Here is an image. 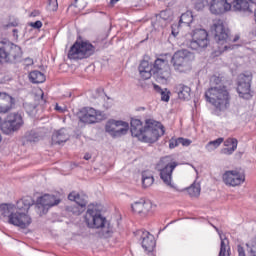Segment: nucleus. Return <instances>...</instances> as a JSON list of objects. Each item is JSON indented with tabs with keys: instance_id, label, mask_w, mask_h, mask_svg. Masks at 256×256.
Returning a JSON list of instances; mask_svg holds the SVG:
<instances>
[{
	"instance_id": "8fccbe9b",
	"label": "nucleus",
	"mask_w": 256,
	"mask_h": 256,
	"mask_svg": "<svg viewBox=\"0 0 256 256\" xmlns=\"http://www.w3.org/2000/svg\"><path fill=\"white\" fill-rule=\"evenodd\" d=\"M17 33H19V31H18L17 29H14V30H13V35H14V37H18Z\"/></svg>"
},
{
	"instance_id": "3c124183",
	"label": "nucleus",
	"mask_w": 256,
	"mask_h": 256,
	"mask_svg": "<svg viewBox=\"0 0 256 256\" xmlns=\"http://www.w3.org/2000/svg\"><path fill=\"white\" fill-rule=\"evenodd\" d=\"M39 94L41 95V99H43V97H44V93H43V90H39Z\"/></svg>"
},
{
	"instance_id": "09e8293b",
	"label": "nucleus",
	"mask_w": 256,
	"mask_h": 256,
	"mask_svg": "<svg viewBox=\"0 0 256 256\" xmlns=\"http://www.w3.org/2000/svg\"><path fill=\"white\" fill-rule=\"evenodd\" d=\"M84 159H85L86 161H89V159H91V154H89V153L85 154V155H84Z\"/></svg>"
},
{
	"instance_id": "de8ad7c7",
	"label": "nucleus",
	"mask_w": 256,
	"mask_h": 256,
	"mask_svg": "<svg viewBox=\"0 0 256 256\" xmlns=\"http://www.w3.org/2000/svg\"><path fill=\"white\" fill-rule=\"evenodd\" d=\"M55 109H56V111H59L60 113H63V108H61V106H59V104H56Z\"/></svg>"
},
{
	"instance_id": "f704fd0d",
	"label": "nucleus",
	"mask_w": 256,
	"mask_h": 256,
	"mask_svg": "<svg viewBox=\"0 0 256 256\" xmlns=\"http://www.w3.org/2000/svg\"><path fill=\"white\" fill-rule=\"evenodd\" d=\"M194 1V9L196 11H203L207 5L209 7V0H193Z\"/></svg>"
},
{
	"instance_id": "5701e85b",
	"label": "nucleus",
	"mask_w": 256,
	"mask_h": 256,
	"mask_svg": "<svg viewBox=\"0 0 256 256\" xmlns=\"http://www.w3.org/2000/svg\"><path fill=\"white\" fill-rule=\"evenodd\" d=\"M138 71L141 79H151V76L153 75V65H151L149 61L143 60L138 67Z\"/></svg>"
},
{
	"instance_id": "473e14b6",
	"label": "nucleus",
	"mask_w": 256,
	"mask_h": 256,
	"mask_svg": "<svg viewBox=\"0 0 256 256\" xmlns=\"http://www.w3.org/2000/svg\"><path fill=\"white\" fill-rule=\"evenodd\" d=\"M224 141L225 139L220 137L216 140L208 142L206 145L207 151H214V149L219 148Z\"/></svg>"
},
{
	"instance_id": "39448f33",
	"label": "nucleus",
	"mask_w": 256,
	"mask_h": 256,
	"mask_svg": "<svg viewBox=\"0 0 256 256\" xmlns=\"http://www.w3.org/2000/svg\"><path fill=\"white\" fill-rule=\"evenodd\" d=\"M96 48L91 42L87 40H77L70 47L68 51V59L72 61H82V59H89V57L95 55Z\"/></svg>"
},
{
	"instance_id": "423d86ee",
	"label": "nucleus",
	"mask_w": 256,
	"mask_h": 256,
	"mask_svg": "<svg viewBox=\"0 0 256 256\" xmlns=\"http://www.w3.org/2000/svg\"><path fill=\"white\" fill-rule=\"evenodd\" d=\"M191 39L186 40V47L192 51H205L211 45L209 32L203 28H196L190 32Z\"/></svg>"
},
{
	"instance_id": "2eb2a0df",
	"label": "nucleus",
	"mask_w": 256,
	"mask_h": 256,
	"mask_svg": "<svg viewBox=\"0 0 256 256\" xmlns=\"http://www.w3.org/2000/svg\"><path fill=\"white\" fill-rule=\"evenodd\" d=\"M191 55V52L188 50H178L171 58L175 71H178L179 73L185 72L187 65H189V61H191Z\"/></svg>"
},
{
	"instance_id": "864d4df0",
	"label": "nucleus",
	"mask_w": 256,
	"mask_h": 256,
	"mask_svg": "<svg viewBox=\"0 0 256 256\" xmlns=\"http://www.w3.org/2000/svg\"><path fill=\"white\" fill-rule=\"evenodd\" d=\"M154 28L159 29V26H157V22H154Z\"/></svg>"
},
{
	"instance_id": "bb28decb",
	"label": "nucleus",
	"mask_w": 256,
	"mask_h": 256,
	"mask_svg": "<svg viewBox=\"0 0 256 256\" xmlns=\"http://www.w3.org/2000/svg\"><path fill=\"white\" fill-rule=\"evenodd\" d=\"M69 139L67 132L65 129H60L52 135V140L54 143L61 145V143H65Z\"/></svg>"
},
{
	"instance_id": "4468645a",
	"label": "nucleus",
	"mask_w": 256,
	"mask_h": 256,
	"mask_svg": "<svg viewBox=\"0 0 256 256\" xmlns=\"http://www.w3.org/2000/svg\"><path fill=\"white\" fill-rule=\"evenodd\" d=\"M105 131L111 137H123L129 132V123L122 120H109L105 125Z\"/></svg>"
},
{
	"instance_id": "9b49d317",
	"label": "nucleus",
	"mask_w": 256,
	"mask_h": 256,
	"mask_svg": "<svg viewBox=\"0 0 256 256\" xmlns=\"http://www.w3.org/2000/svg\"><path fill=\"white\" fill-rule=\"evenodd\" d=\"M23 116L19 112L10 113L1 125V131L4 135H12L23 127Z\"/></svg>"
},
{
	"instance_id": "aec40b11",
	"label": "nucleus",
	"mask_w": 256,
	"mask_h": 256,
	"mask_svg": "<svg viewBox=\"0 0 256 256\" xmlns=\"http://www.w3.org/2000/svg\"><path fill=\"white\" fill-rule=\"evenodd\" d=\"M15 105V98L7 93L0 92V114L9 113Z\"/></svg>"
},
{
	"instance_id": "5fc2aeb1",
	"label": "nucleus",
	"mask_w": 256,
	"mask_h": 256,
	"mask_svg": "<svg viewBox=\"0 0 256 256\" xmlns=\"http://www.w3.org/2000/svg\"><path fill=\"white\" fill-rule=\"evenodd\" d=\"M250 3H254L256 5V0H249Z\"/></svg>"
},
{
	"instance_id": "20e7f679",
	"label": "nucleus",
	"mask_w": 256,
	"mask_h": 256,
	"mask_svg": "<svg viewBox=\"0 0 256 256\" xmlns=\"http://www.w3.org/2000/svg\"><path fill=\"white\" fill-rule=\"evenodd\" d=\"M163 135H165V127L163 124L153 119H147L145 120L144 130H142L138 141L142 143H156Z\"/></svg>"
},
{
	"instance_id": "f257e3e1",
	"label": "nucleus",
	"mask_w": 256,
	"mask_h": 256,
	"mask_svg": "<svg viewBox=\"0 0 256 256\" xmlns=\"http://www.w3.org/2000/svg\"><path fill=\"white\" fill-rule=\"evenodd\" d=\"M33 205V198L30 196L23 197L18 200L15 206L13 205H4L1 208V219L4 223L8 225H14V227H19L20 229H27L32 223L31 216H29V209Z\"/></svg>"
},
{
	"instance_id": "6e6552de",
	"label": "nucleus",
	"mask_w": 256,
	"mask_h": 256,
	"mask_svg": "<svg viewBox=\"0 0 256 256\" xmlns=\"http://www.w3.org/2000/svg\"><path fill=\"white\" fill-rule=\"evenodd\" d=\"M177 167H179V162L172 156H164L159 160L156 169H158L160 178L165 185H171V181H173V171H175Z\"/></svg>"
},
{
	"instance_id": "a19ab883",
	"label": "nucleus",
	"mask_w": 256,
	"mask_h": 256,
	"mask_svg": "<svg viewBox=\"0 0 256 256\" xmlns=\"http://www.w3.org/2000/svg\"><path fill=\"white\" fill-rule=\"evenodd\" d=\"M178 141H179L180 145H182V147H189V145H191L193 143V141H191V139L183 138V137H179Z\"/></svg>"
},
{
	"instance_id": "4be33fe9",
	"label": "nucleus",
	"mask_w": 256,
	"mask_h": 256,
	"mask_svg": "<svg viewBox=\"0 0 256 256\" xmlns=\"http://www.w3.org/2000/svg\"><path fill=\"white\" fill-rule=\"evenodd\" d=\"M130 131L132 137L139 139L143 131H145V126H143V122L140 119L132 118L130 122Z\"/></svg>"
},
{
	"instance_id": "e433bc0d",
	"label": "nucleus",
	"mask_w": 256,
	"mask_h": 256,
	"mask_svg": "<svg viewBox=\"0 0 256 256\" xmlns=\"http://www.w3.org/2000/svg\"><path fill=\"white\" fill-rule=\"evenodd\" d=\"M156 17L162 19L163 21H169V19L173 17V11H171V9H166L161 11Z\"/></svg>"
},
{
	"instance_id": "b1692460",
	"label": "nucleus",
	"mask_w": 256,
	"mask_h": 256,
	"mask_svg": "<svg viewBox=\"0 0 256 256\" xmlns=\"http://www.w3.org/2000/svg\"><path fill=\"white\" fill-rule=\"evenodd\" d=\"M223 143L225 148L221 150L222 155H233L237 151L239 141L236 138H227Z\"/></svg>"
},
{
	"instance_id": "f8f14e48",
	"label": "nucleus",
	"mask_w": 256,
	"mask_h": 256,
	"mask_svg": "<svg viewBox=\"0 0 256 256\" xmlns=\"http://www.w3.org/2000/svg\"><path fill=\"white\" fill-rule=\"evenodd\" d=\"M222 181L228 187H241L245 183V171L241 168L228 170L222 175Z\"/></svg>"
},
{
	"instance_id": "2f4dec72",
	"label": "nucleus",
	"mask_w": 256,
	"mask_h": 256,
	"mask_svg": "<svg viewBox=\"0 0 256 256\" xmlns=\"http://www.w3.org/2000/svg\"><path fill=\"white\" fill-rule=\"evenodd\" d=\"M219 256H229V240L221 237Z\"/></svg>"
},
{
	"instance_id": "72a5a7b5",
	"label": "nucleus",
	"mask_w": 256,
	"mask_h": 256,
	"mask_svg": "<svg viewBox=\"0 0 256 256\" xmlns=\"http://www.w3.org/2000/svg\"><path fill=\"white\" fill-rule=\"evenodd\" d=\"M154 89H156L158 93H160L161 101H165V103H168L169 99H171V96H169L171 92L167 91V89H161V87H159L158 85H154Z\"/></svg>"
},
{
	"instance_id": "c9c22d12",
	"label": "nucleus",
	"mask_w": 256,
	"mask_h": 256,
	"mask_svg": "<svg viewBox=\"0 0 256 256\" xmlns=\"http://www.w3.org/2000/svg\"><path fill=\"white\" fill-rule=\"evenodd\" d=\"M25 139L30 143H35L39 141V134L35 130L28 131L25 134Z\"/></svg>"
},
{
	"instance_id": "4c0bfd02",
	"label": "nucleus",
	"mask_w": 256,
	"mask_h": 256,
	"mask_svg": "<svg viewBox=\"0 0 256 256\" xmlns=\"http://www.w3.org/2000/svg\"><path fill=\"white\" fill-rule=\"evenodd\" d=\"M188 193L190 197H199L201 195V188L198 185L192 184L188 188Z\"/></svg>"
},
{
	"instance_id": "6ab92c4d",
	"label": "nucleus",
	"mask_w": 256,
	"mask_h": 256,
	"mask_svg": "<svg viewBox=\"0 0 256 256\" xmlns=\"http://www.w3.org/2000/svg\"><path fill=\"white\" fill-rule=\"evenodd\" d=\"M61 203V196L59 194H44L37 199V205H41L44 209H51L57 207Z\"/></svg>"
},
{
	"instance_id": "49530a36",
	"label": "nucleus",
	"mask_w": 256,
	"mask_h": 256,
	"mask_svg": "<svg viewBox=\"0 0 256 256\" xmlns=\"http://www.w3.org/2000/svg\"><path fill=\"white\" fill-rule=\"evenodd\" d=\"M41 15V12L39 10H33L29 17H39Z\"/></svg>"
},
{
	"instance_id": "79ce46f5",
	"label": "nucleus",
	"mask_w": 256,
	"mask_h": 256,
	"mask_svg": "<svg viewBox=\"0 0 256 256\" xmlns=\"http://www.w3.org/2000/svg\"><path fill=\"white\" fill-rule=\"evenodd\" d=\"M179 138H172L169 140V149H175V147H179Z\"/></svg>"
},
{
	"instance_id": "6e6d98bb",
	"label": "nucleus",
	"mask_w": 256,
	"mask_h": 256,
	"mask_svg": "<svg viewBox=\"0 0 256 256\" xmlns=\"http://www.w3.org/2000/svg\"><path fill=\"white\" fill-rule=\"evenodd\" d=\"M1 125H3V120L0 118V129H1Z\"/></svg>"
},
{
	"instance_id": "0eeeda50",
	"label": "nucleus",
	"mask_w": 256,
	"mask_h": 256,
	"mask_svg": "<svg viewBox=\"0 0 256 256\" xmlns=\"http://www.w3.org/2000/svg\"><path fill=\"white\" fill-rule=\"evenodd\" d=\"M23 57L21 47L4 39L0 41V64L1 63H17Z\"/></svg>"
},
{
	"instance_id": "cd10ccee",
	"label": "nucleus",
	"mask_w": 256,
	"mask_h": 256,
	"mask_svg": "<svg viewBox=\"0 0 256 256\" xmlns=\"http://www.w3.org/2000/svg\"><path fill=\"white\" fill-rule=\"evenodd\" d=\"M230 4L234 11H251L247 0H233Z\"/></svg>"
},
{
	"instance_id": "7c9ffc66",
	"label": "nucleus",
	"mask_w": 256,
	"mask_h": 256,
	"mask_svg": "<svg viewBox=\"0 0 256 256\" xmlns=\"http://www.w3.org/2000/svg\"><path fill=\"white\" fill-rule=\"evenodd\" d=\"M192 23H193V14L191 12H185L180 16L178 25L179 27H181V25L189 26Z\"/></svg>"
},
{
	"instance_id": "37998d69",
	"label": "nucleus",
	"mask_w": 256,
	"mask_h": 256,
	"mask_svg": "<svg viewBox=\"0 0 256 256\" xmlns=\"http://www.w3.org/2000/svg\"><path fill=\"white\" fill-rule=\"evenodd\" d=\"M29 27H32V29H41V27H43V22H41V20H37L36 22H30Z\"/></svg>"
},
{
	"instance_id": "f3484780",
	"label": "nucleus",
	"mask_w": 256,
	"mask_h": 256,
	"mask_svg": "<svg viewBox=\"0 0 256 256\" xmlns=\"http://www.w3.org/2000/svg\"><path fill=\"white\" fill-rule=\"evenodd\" d=\"M131 209L133 213L140 215L141 217H147V215H151L155 209H157V205L153 204L151 201L141 200L138 202H134L131 205Z\"/></svg>"
},
{
	"instance_id": "603ef678",
	"label": "nucleus",
	"mask_w": 256,
	"mask_h": 256,
	"mask_svg": "<svg viewBox=\"0 0 256 256\" xmlns=\"http://www.w3.org/2000/svg\"><path fill=\"white\" fill-rule=\"evenodd\" d=\"M119 0H110V3L112 4V5H115V3H117Z\"/></svg>"
},
{
	"instance_id": "ddd939ff",
	"label": "nucleus",
	"mask_w": 256,
	"mask_h": 256,
	"mask_svg": "<svg viewBox=\"0 0 256 256\" xmlns=\"http://www.w3.org/2000/svg\"><path fill=\"white\" fill-rule=\"evenodd\" d=\"M85 223L90 229H103L107 219L101 215V211L97 208H89L85 215Z\"/></svg>"
},
{
	"instance_id": "ea45409f",
	"label": "nucleus",
	"mask_w": 256,
	"mask_h": 256,
	"mask_svg": "<svg viewBox=\"0 0 256 256\" xmlns=\"http://www.w3.org/2000/svg\"><path fill=\"white\" fill-rule=\"evenodd\" d=\"M48 6L50 11H57L59 9V3L57 0H48Z\"/></svg>"
},
{
	"instance_id": "c756f323",
	"label": "nucleus",
	"mask_w": 256,
	"mask_h": 256,
	"mask_svg": "<svg viewBox=\"0 0 256 256\" xmlns=\"http://www.w3.org/2000/svg\"><path fill=\"white\" fill-rule=\"evenodd\" d=\"M153 183H155V178L153 177V175H151L147 172H143L142 173V187L144 189H148V187H151V185H153Z\"/></svg>"
},
{
	"instance_id": "7ed1b4c3",
	"label": "nucleus",
	"mask_w": 256,
	"mask_h": 256,
	"mask_svg": "<svg viewBox=\"0 0 256 256\" xmlns=\"http://www.w3.org/2000/svg\"><path fill=\"white\" fill-rule=\"evenodd\" d=\"M211 33L214 35V39L218 45V53L220 54L235 49L233 43H237L240 39L239 35L233 38L229 36V30L225 28V24L221 19L214 21L211 26Z\"/></svg>"
},
{
	"instance_id": "58836bf2",
	"label": "nucleus",
	"mask_w": 256,
	"mask_h": 256,
	"mask_svg": "<svg viewBox=\"0 0 256 256\" xmlns=\"http://www.w3.org/2000/svg\"><path fill=\"white\" fill-rule=\"evenodd\" d=\"M7 27H19V18L15 16H9Z\"/></svg>"
},
{
	"instance_id": "c85d7f7f",
	"label": "nucleus",
	"mask_w": 256,
	"mask_h": 256,
	"mask_svg": "<svg viewBox=\"0 0 256 256\" xmlns=\"http://www.w3.org/2000/svg\"><path fill=\"white\" fill-rule=\"evenodd\" d=\"M29 80L31 83H45L46 77L39 70H34L29 73Z\"/></svg>"
},
{
	"instance_id": "dca6fc26",
	"label": "nucleus",
	"mask_w": 256,
	"mask_h": 256,
	"mask_svg": "<svg viewBox=\"0 0 256 256\" xmlns=\"http://www.w3.org/2000/svg\"><path fill=\"white\" fill-rule=\"evenodd\" d=\"M253 78L249 75H240L238 86H237V93L241 99H252L253 97V90H251V81Z\"/></svg>"
},
{
	"instance_id": "a878e982",
	"label": "nucleus",
	"mask_w": 256,
	"mask_h": 256,
	"mask_svg": "<svg viewBox=\"0 0 256 256\" xmlns=\"http://www.w3.org/2000/svg\"><path fill=\"white\" fill-rule=\"evenodd\" d=\"M69 201H74L79 207H87V195L79 194L75 191L68 195Z\"/></svg>"
},
{
	"instance_id": "a18cd8bd",
	"label": "nucleus",
	"mask_w": 256,
	"mask_h": 256,
	"mask_svg": "<svg viewBox=\"0 0 256 256\" xmlns=\"http://www.w3.org/2000/svg\"><path fill=\"white\" fill-rule=\"evenodd\" d=\"M177 27H179V25H177V24L172 25V35L174 37H177V35H179V32L176 30Z\"/></svg>"
},
{
	"instance_id": "9d476101",
	"label": "nucleus",
	"mask_w": 256,
	"mask_h": 256,
	"mask_svg": "<svg viewBox=\"0 0 256 256\" xmlns=\"http://www.w3.org/2000/svg\"><path fill=\"white\" fill-rule=\"evenodd\" d=\"M78 117L81 123L94 125L95 123H101L105 119V114L93 107H84L79 111Z\"/></svg>"
},
{
	"instance_id": "f03ea898",
	"label": "nucleus",
	"mask_w": 256,
	"mask_h": 256,
	"mask_svg": "<svg viewBox=\"0 0 256 256\" xmlns=\"http://www.w3.org/2000/svg\"><path fill=\"white\" fill-rule=\"evenodd\" d=\"M210 83L218 86H212L205 92V99L208 103L213 105L217 111H227L231 107V92L223 83V76L213 75L210 78Z\"/></svg>"
},
{
	"instance_id": "393cba45",
	"label": "nucleus",
	"mask_w": 256,
	"mask_h": 256,
	"mask_svg": "<svg viewBox=\"0 0 256 256\" xmlns=\"http://www.w3.org/2000/svg\"><path fill=\"white\" fill-rule=\"evenodd\" d=\"M175 91L182 101H188V99L191 97V88L185 84H178L175 87Z\"/></svg>"
},
{
	"instance_id": "c03bdc74",
	"label": "nucleus",
	"mask_w": 256,
	"mask_h": 256,
	"mask_svg": "<svg viewBox=\"0 0 256 256\" xmlns=\"http://www.w3.org/2000/svg\"><path fill=\"white\" fill-rule=\"evenodd\" d=\"M237 251H238L239 256H245V249L243 248V246L238 245L237 246Z\"/></svg>"
},
{
	"instance_id": "4d7b16f0",
	"label": "nucleus",
	"mask_w": 256,
	"mask_h": 256,
	"mask_svg": "<svg viewBox=\"0 0 256 256\" xmlns=\"http://www.w3.org/2000/svg\"><path fill=\"white\" fill-rule=\"evenodd\" d=\"M1 140H2V138H1V135H0V143H1Z\"/></svg>"
},
{
	"instance_id": "412c9836",
	"label": "nucleus",
	"mask_w": 256,
	"mask_h": 256,
	"mask_svg": "<svg viewBox=\"0 0 256 256\" xmlns=\"http://www.w3.org/2000/svg\"><path fill=\"white\" fill-rule=\"evenodd\" d=\"M142 239V247L146 253H151L155 249V236L153 234L149 233L148 231L142 232L141 235Z\"/></svg>"
},
{
	"instance_id": "1a4fd4ad",
	"label": "nucleus",
	"mask_w": 256,
	"mask_h": 256,
	"mask_svg": "<svg viewBox=\"0 0 256 256\" xmlns=\"http://www.w3.org/2000/svg\"><path fill=\"white\" fill-rule=\"evenodd\" d=\"M170 54L160 55L154 62L153 75L156 81L165 82L171 79V67L169 66Z\"/></svg>"
},
{
	"instance_id": "a211bd4d",
	"label": "nucleus",
	"mask_w": 256,
	"mask_h": 256,
	"mask_svg": "<svg viewBox=\"0 0 256 256\" xmlns=\"http://www.w3.org/2000/svg\"><path fill=\"white\" fill-rule=\"evenodd\" d=\"M231 9L232 5L227 0H211L209 3V11L212 15H225Z\"/></svg>"
}]
</instances>
